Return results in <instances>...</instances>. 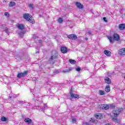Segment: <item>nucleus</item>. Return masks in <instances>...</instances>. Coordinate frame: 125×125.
Listing matches in <instances>:
<instances>
[{"mask_svg":"<svg viewBox=\"0 0 125 125\" xmlns=\"http://www.w3.org/2000/svg\"><path fill=\"white\" fill-rule=\"evenodd\" d=\"M67 38L70 40H73L74 41H76V40L78 39V37H77V35L74 34L68 35Z\"/></svg>","mask_w":125,"mask_h":125,"instance_id":"0eeeda50","label":"nucleus"},{"mask_svg":"<svg viewBox=\"0 0 125 125\" xmlns=\"http://www.w3.org/2000/svg\"><path fill=\"white\" fill-rule=\"evenodd\" d=\"M16 97V95L14 94H11L10 96L8 97V98H10V99H14Z\"/></svg>","mask_w":125,"mask_h":125,"instance_id":"412c9836","label":"nucleus"},{"mask_svg":"<svg viewBox=\"0 0 125 125\" xmlns=\"http://www.w3.org/2000/svg\"><path fill=\"white\" fill-rule=\"evenodd\" d=\"M104 82L105 83H107L108 84H110L112 83L111 79L109 77H105Z\"/></svg>","mask_w":125,"mask_h":125,"instance_id":"f8f14e48","label":"nucleus"},{"mask_svg":"<svg viewBox=\"0 0 125 125\" xmlns=\"http://www.w3.org/2000/svg\"><path fill=\"white\" fill-rule=\"evenodd\" d=\"M123 111L122 109H117L116 110H113V114L114 115V117L112 118V121L114 122L115 123H119V120H118L117 117L120 115V113H121Z\"/></svg>","mask_w":125,"mask_h":125,"instance_id":"f03ea898","label":"nucleus"},{"mask_svg":"<svg viewBox=\"0 0 125 125\" xmlns=\"http://www.w3.org/2000/svg\"><path fill=\"white\" fill-rule=\"evenodd\" d=\"M105 75H107V76H108V77H109L111 78V77H112V76H113V74L112 73H110L109 72H107L105 73Z\"/></svg>","mask_w":125,"mask_h":125,"instance_id":"c756f323","label":"nucleus"},{"mask_svg":"<svg viewBox=\"0 0 125 125\" xmlns=\"http://www.w3.org/2000/svg\"><path fill=\"white\" fill-rule=\"evenodd\" d=\"M88 34L89 35H91V34H92V31H88Z\"/></svg>","mask_w":125,"mask_h":125,"instance_id":"a19ab883","label":"nucleus"},{"mask_svg":"<svg viewBox=\"0 0 125 125\" xmlns=\"http://www.w3.org/2000/svg\"><path fill=\"white\" fill-rule=\"evenodd\" d=\"M75 4L76 7L79 9H83V5L80 2H78V1L75 2Z\"/></svg>","mask_w":125,"mask_h":125,"instance_id":"423d86ee","label":"nucleus"},{"mask_svg":"<svg viewBox=\"0 0 125 125\" xmlns=\"http://www.w3.org/2000/svg\"><path fill=\"white\" fill-rule=\"evenodd\" d=\"M24 122L26 123V124H30L32 123V120L30 118H25L24 119Z\"/></svg>","mask_w":125,"mask_h":125,"instance_id":"a211bd4d","label":"nucleus"},{"mask_svg":"<svg viewBox=\"0 0 125 125\" xmlns=\"http://www.w3.org/2000/svg\"><path fill=\"white\" fill-rule=\"evenodd\" d=\"M83 125H89V123L87 122H83Z\"/></svg>","mask_w":125,"mask_h":125,"instance_id":"4c0bfd02","label":"nucleus"},{"mask_svg":"<svg viewBox=\"0 0 125 125\" xmlns=\"http://www.w3.org/2000/svg\"><path fill=\"white\" fill-rule=\"evenodd\" d=\"M99 93L100 95H104V94H105V91L102 90H100L99 91Z\"/></svg>","mask_w":125,"mask_h":125,"instance_id":"393cba45","label":"nucleus"},{"mask_svg":"<svg viewBox=\"0 0 125 125\" xmlns=\"http://www.w3.org/2000/svg\"><path fill=\"white\" fill-rule=\"evenodd\" d=\"M20 59H22L21 58H20Z\"/></svg>","mask_w":125,"mask_h":125,"instance_id":"de8ad7c7","label":"nucleus"},{"mask_svg":"<svg viewBox=\"0 0 125 125\" xmlns=\"http://www.w3.org/2000/svg\"><path fill=\"white\" fill-rule=\"evenodd\" d=\"M26 34V31H21L19 32V37L22 39L23 37H24V35Z\"/></svg>","mask_w":125,"mask_h":125,"instance_id":"9b49d317","label":"nucleus"},{"mask_svg":"<svg viewBox=\"0 0 125 125\" xmlns=\"http://www.w3.org/2000/svg\"><path fill=\"white\" fill-rule=\"evenodd\" d=\"M107 38L110 42H111V43L114 42L113 41V38H112V37L107 36Z\"/></svg>","mask_w":125,"mask_h":125,"instance_id":"c85d7f7f","label":"nucleus"},{"mask_svg":"<svg viewBox=\"0 0 125 125\" xmlns=\"http://www.w3.org/2000/svg\"><path fill=\"white\" fill-rule=\"evenodd\" d=\"M28 75V71H25L23 73H20L18 74L17 77L18 78H22L23 77H25V76H27Z\"/></svg>","mask_w":125,"mask_h":125,"instance_id":"6e6552de","label":"nucleus"},{"mask_svg":"<svg viewBox=\"0 0 125 125\" xmlns=\"http://www.w3.org/2000/svg\"><path fill=\"white\" fill-rule=\"evenodd\" d=\"M39 42H42V40H39Z\"/></svg>","mask_w":125,"mask_h":125,"instance_id":"c03bdc74","label":"nucleus"},{"mask_svg":"<svg viewBox=\"0 0 125 125\" xmlns=\"http://www.w3.org/2000/svg\"><path fill=\"white\" fill-rule=\"evenodd\" d=\"M32 81H33V82H36V81H37V79H36V78H33V79H32Z\"/></svg>","mask_w":125,"mask_h":125,"instance_id":"37998d69","label":"nucleus"},{"mask_svg":"<svg viewBox=\"0 0 125 125\" xmlns=\"http://www.w3.org/2000/svg\"><path fill=\"white\" fill-rule=\"evenodd\" d=\"M58 56H59V54L57 51L55 50L52 51L51 57L49 59V62H50L51 64H54L55 62L53 61V60H54V59H58Z\"/></svg>","mask_w":125,"mask_h":125,"instance_id":"f257e3e1","label":"nucleus"},{"mask_svg":"<svg viewBox=\"0 0 125 125\" xmlns=\"http://www.w3.org/2000/svg\"><path fill=\"white\" fill-rule=\"evenodd\" d=\"M90 122H91L92 123H94V122H95V120L91 118V120H90Z\"/></svg>","mask_w":125,"mask_h":125,"instance_id":"ea45409f","label":"nucleus"},{"mask_svg":"<svg viewBox=\"0 0 125 125\" xmlns=\"http://www.w3.org/2000/svg\"><path fill=\"white\" fill-rule=\"evenodd\" d=\"M17 27L19 30H21V31H23L25 29V26L23 24H18Z\"/></svg>","mask_w":125,"mask_h":125,"instance_id":"2eb2a0df","label":"nucleus"},{"mask_svg":"<svg viewBox=\"0 0 125 125\" xmlns=\"http://www.w3.org/2000/svg\"><path fill=\"white\" fill-rule=\"evenodd\" d=\"M58 22L60 23H62V22H63V20L62 19V18H60L58 20Z\"/></svg>","mask_w":125,"mask_h":125,"instance_id":"2f4dec72","label":"nucleus"},{"mask_svg":"<svg viewBox=\"0 0 125 125\" xmlns=\"http://www.w3.org/2000/svg\"><path fill=\"white\" fill-rule=\"evenodd\" d=\"M95 117L96 119H98L99 120H101L103 118V115L101 113H98L96 115H95Z\"/></svg>","mask_w":125,"mask_h":125,"instance_id":"4468645a","label":"nucleus"},{"mask_svg":"<svg viewBox=\"0 0 125 125\" xmlns=\"http://www.w3.org/2000/svg\"><path fill=\"white\" fill-rule=\"evenodd\" d=\"M69 62L71 64H76V61L74 60H69Z\"/></svg>","mask_w":125,"mask_h":125,"instance_id":"cd10ccee","label":"nucleus"},{"mask_svg":"<svg viewBox=\"0 0 125 125\" xmlns=\"http://www.w3.org/2000/svg\"><path fill=\"white\" fill-rule=\"evenodd\" d=\"M61 51L62 53H67L68 52V49L66 47L62 46L61 48Z\"/></svg>","mask_w":125,"mask_h":125,"instance_id":"1a4fd4ad","label":"nucleus"},{"mask_svg":"<svg viewBox=\"0 0 125 125\" xmlns=\"http://www.w3.org/2000/svg\"><path fill=\"white\" fill-rule=\"evenodd\" d=\"M119 28L120 30H124L125 28V24H120L119 26Z\"/></svg>","mask_w":125,"mask_h":125,"instance_id":"aec40b11","label":"nucleus"},{"mask_svg":"<svg viewBox=\"0 0 125 125\" xmlns=\"http://www.w3.org/2000/svg\"><path fill=\"white\" fill-rule=\"evenodd\" d=\"M33 95H34V97H35V99H34V100H37V101H38L39 99H37L36 98H37V97H38V98H39V97L38 96V95L37 94H33Z\"/></svg>","mask_w":125,"mask_h":125,"instance_id":"7c9ffc66","label":"nucleus"},{"mask_svg":"<svg viewBox=\"0 0 125 125\" xmlns=\"http://www.w3.org/2000/svg\"><path fill=\"white\" fill-rule=\"evenodd\" d=\"M48 107L45 104H44L43 106H42L41 108H40V110L42 111V112H44V110H46Z\"/></svg>","mask_w":125,"mask_h":125,"instance_id":"f3484780","label":"nucleus"},{"mask_svg":"<svg viewBox=\"0 0 125 125\" xmlns=\"http://www.w3.org/2000/svg\"><path fill=\"white\" fill-rule=\"evenodd\" d=\"M15 4H16L15 2L11 1V2H10L9 5L10 7H12V6H14V5H15Z\"/></svg>","mask_w":125,"mask_h":125,"instance_id":"b1692460","label":"nucleus"},{"mask_svg":"<svg viewBox=\"0 0 125 125\" xmlns=\"http://www.w3.org/2000/svg\"><path fill=\"white\" fill-rule=\"evenodd\" d=\"M33 4H29V7H30V8H31V9H33Z\"/></svg>","mask_w":125,"mask_h":125,"instance_id":"72a5a7b5","label":"nucleus"},{"mask_svg":"<svg viewBox=\"0 0 125 125\" xmlns=\"http://www.w3.org/2000/svg\"><path fill=\"white\" fill-rule=\"evenodd\" d=\"M36 53H39V52H36Z\"/></svg>","mask_w":125,"mask_h":125,"instance_id":"49530a36","label":"nucleus"},{"mask_svg":"<svg viewBox=\"0 0 125 125\" xmlns=\"http://www.w3.org/2000/svg\"><path fill=\"white\" fill-rule=\"evenodd\" d=\"M76 118L72 119V122L75 123L76 122Z\"/></svg>","mask_w":125,"mask_h":125,"instance_id":"79ce46f5","label":"nucleus"},{"mask_svg":"<svg viewBox=\"0 0 125 125\" xmlns=\"http://www.w3.org/2000/svg\"><path fill=\"white\" fill-rule=\"evenodd\" d=\"M113 39L115 41H120V36L117 34H114L113 36Z\"/></svg>","mask_w":125,"mask_h":125,"instance_id":"ddd939ff","label":"nucleus"},{"mask_svg":"<svg viewBox=\"0 0 125 125\" xmlns=\"http://www.w3.org/2000/svg\"><path fill=\"white\" fill-rule=\"evenodd\" d=\"M72 71V69L71 68H68V69H66L63 71V73H69V72H71Z\"/></svg>","mask_w":125,"mask_h":125,"instance_id":"bb28decb","label":"nucleus"},{"mask_svg":"<svg viewBox=\"0 0 125 125\" xmlns=\"http://www.w3.org/2000/svg\"><path fill=\"white\" fill-rule=\"evenodd\" d=\"M0 121L2 122H6L7 121V119H6L5 117L2 116L0 118Z\"/></svg>","mask_w":125,"mask_h":125,"instance_id":"5701e85b","label":"nucleus"},{"mask_svg":"<svg viewBox=\"0 0 125 125\" xmlns=\"http://www.w3.org/2000/svg\"><path fill=\"white\" fill-rule=\"evenodd\" d=\"M76 70L77 72H80L81 71V67H77V68H76Z\"/></svg>","mask_w":125,"mask_h":125,"instance_id":"c9c22d12","label":"nucleus"},{"mask_svg":"<svg viewBox=\"0 0 125 125\" xmlns=\"http://www.w3.org/2000/svg\"><path fill=\"white\" fill-rule=\"evenodd\" d=\"M85 40L86 41H87V40H88V38H85Z\"/></svg>","mask_w":125,"mask_h":125,"instance_id":"a18cd8bd","label":"nucleus"},{"mask_svg":"<svg viewBox=\"0 0 125 125\" xmlns=\"http://www.w3.org/2000/svg\"><path fill=\"white\" fill-rule=\"evenodd\" d=\"M4 15L5 16H6L7 17H9V13H8V12H5L4 13Z\"/></svg>","mask_w":125,"mask_h":125,"instance_id":"473e14b6","label":"nucleus"},{"mask_svg":"<svg viewBox=\"0 0 125 125\" xmlns=\"http://www.w3.org/2000/svg\"><path fill=\"white\" fill-rule=\"evenodd\" d=\"M69 93L70 94V98L74 99H80V95H78L77 94H74L73 93V90L71 89L70 90Z\"/></svg>","mask_w":125,"mask_h":125,"instance_id":"20e7f679","label":"nucleus"},{"mask_svg":"<svg viewBox=\"0 0 125 125\" xmlns=\"http://www.w3.org/2000/svg\"><path fill=\"white\" fill-rule=\"evenodd\" d=\"M111 90V88L110 87V85H107L106 86L105 88V91L106 92H110V91Z\"/></svg>","mask_w":125,"mask_h":125,"instance_id":"6ab92c4d","label":"nucleus"},{"mask_svg":"<svg viewBox=\"0 0 125 125\" xmlns=\"http://www.w3.org/2000/svg\"><path fill=\"white\" fill-rule=\"evenodd\" d=\"M17 103H18V104H20V105H23V104H25L26 102L22 101H17Z\"/></svg>","mask_w":125,"mask_h":125,"instance_id":"4be33fe9","label":"nucleus"},{"mask_svg":"<svg viewBox=\"0 0 125 125\" xmlns=\"http://www.w3.org/2000/svg\"><path fill=\"white\" fill-rule=\"evenodd\" d=\"M118 54L120 55H125V48L121 49L118 51Z\"/></svg>","mask_w":125,"mask_h":125,"instance_id":"9d476101","label":"nucleus"},{"mask_svg":"<svg viewBox=\"0 0 125 125\" xmlns=\"http://www.w3.org/2000/svg\"><path fill=\"white\" fill-rule=\"evenodd\" d=\"M59 73H60V71L59 70H55L53 71V75L59 74Z\"/></svg>","mask_w":125,"mask_h":125,"instance_id":"a878e982","label":"nucleus"},{"mask_svg":"<svg viewBox=\"0 0 125 125\" xmlns=\"http://www.w3.org/2000/svg\"><path fill=\"white\" fill-rule=\"evenodd\" d=\"M23 18L26 20V21H28L30 23H34V19H33V17L32 16L29 14H24L23 15Z\"/></svg>","mask_w":125,"mask_h":125,"instance_id":"7ed1b4c3","label":"nucleus"},{"mask_svg":"<svg viewBox=\"0 0 125 125\" xmlns=\"http://www.w3.org/2000/svg\"><path fill=\"white\" fill-rule=\"evenodd\" d=\"M110 107L115 108V105L114 104H102L101 106L102 109H104L105 110H108Z\"/></svg>","mask_w":125,"mask_h":125,"instance_id":"39448f33","label":"nucleus"},{"mask_svg":"<svg viewBox=\"0 0 125 125\" xmlns=\"http://www.w3.org/2000/svg\"><path fill=\"white\" fill-rule=\"evenodd\" d=\"M32 38H33V39H34V40H35V39H37L38 38V36H37L36 35L34 34V35H33Z\"/></svg>","mask_w":125,"mask_h":125,"instance_id":"e433bc0d","label":"nucleus"},{"mask_svg":"<svg viewBox=\"0 0 125 125\" xmlns=\"http://www.w3.org/2000/svg\"><path fill=\"white\" fill-rule=\"evenodd\" d=\"M104 53L106 55V56H110L111 55V52L109 50H105L104 51Z\"/></svg>","mask_w":125,"mask_h":125,"instance_id":"dca6fc26","label":"nucleus"},{"mask_svg":"<svg viewBox=\"0 0 125 125\" xmlns=\"http://www.w3.org/2000/svg\"><path fill=\"white\" fill-rule=\"evenodd\" d=\"M103 20H104V22H107V18H106V17H104Z\"/></svg>","mask_w":125,"mask_h":125,"instance_id":"58836bf2","label":"nucleus"},{"mask_svg":"<svg viewBox=\"0 0 125 125\" xmlns=\"http://www.w3.org/2000/svg\"><path fill=\"white\" fill-rule=\"evenodd\" d=\"M5 32L7 34H9V30H8V28H5Z\"/></svg>","mask_w":125,"mask_h":125,"instance_id":"f704fd0d","label":"nucleus"}]
</instances>
